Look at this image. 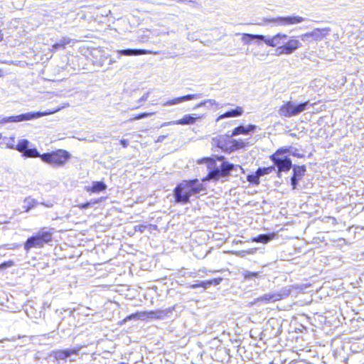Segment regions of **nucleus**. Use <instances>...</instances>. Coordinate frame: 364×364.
Instances as JSON below:
<instances>
[{
    "instance_id": "1",
    "label": "nucleus",
    "mask_w": 364,
    "mask_h": 364,
    "mask_svg": "<svg viewBox=\"0 0 364 364\" xmlns=\"http://www.w3.org/2000/svg\"><path fill=\"white\" fill-rule=\"evenodd\" d=\"M198 164H207L208 169V176L203 181H218L222 177H226L232 171L242 170L240 165H235L228 161H223L220 165H218L215 160L213 158H203L198 160Z\"/></svg>"
},
{
    "instance_id": "2",
    "label": "nucleus",
    "mask_w": 364,
    "mask_h": 364,
    "mask_svg": "<svg viewBox=\"0 0 364 364\" xmlns=\"http://www.w3.org/2000/svg\"><path fill=\"white\" fill-rule=\"evenodd\" d=\"M205 190L203 183L198 179L184 180L178 184L173 190V196L177 203H189L192 196L199 194Z\"/></svg>"
},
{
    "instance_id": "3",
    "label": "nucleus",
    "mask_w": 364,
    "mask_h": 364,
    "mask_svg": "<svg viewBox=\"0 0 364 364\" xmlns=\"http://www.w3.org/2000/svg\"><path fill=\"white\" fill-rule=\"evenodd\" d=\"M53 229L44 228L31 237L24 243V250L28 252L32 248H42L53 240Z\"/></svg>"
},
{
    "instance_id": "4",
    "label": "nucleus",
    "mask_w": 364,
    "mask_h": 364,
    "mask_svg": "<svg viewBox=\"0 0 364 364\" xmlns=\"http://www.w3.org/2000/svg\"><path fill=\"white\" fill-rule=\"evenodd\" d=\"M309 104V101L299 104L294 101L284 102V104L279 107L278 113L281 117L290 118L306 110Z\"/></svg>"
},
{
    "instance_id": "5",
    "label": "nucleus",
    "mask_w": 364,
    "mask_h": 364,
    "mask_svg": "<svg viewBox=\"0 0 364 364\" xmlns=\"http://www.w3.org/2000/svg\"><path fill=\"white\" fill-rule=\"evenodd\" d=\"M70 157V154L64 149H58L55 151L45 153L41 156L43 162L53 166H63Z\"/></svg>"
},
{
    "instance_id": "6",
    "label": "nucleus",
    "mask_w": 364,
    "mask_h": 364,
    "mask_svg": "<svg viewBox=\"0 0 364 364\" xmlns=\"http://www.w3.org/2000/svg\"><path fill=\"white\" fill-rule=\"evenodd\" d=\"M59 109L55 110H48L45 112H30L16 116L5 117L0 119V124L9 122H19L27 120H32L44 116H48L58 112Z\"/></svg>"
},
{
    "instance_id": "7",
    "label": "nucleus",
    "mask_w": 364,
    "mask_h": 364,
    "mask_svg": "<svg viewBox=\"0 0 364 364\" xmlns=\"http://www.w3.org/2000/svg\"><path fill=\"white\" fill-rule=\"evenodd\" d=\"M270 160L273 162L275 166L277 176L281 177L282 172H287L292 167V161L291 159L287 156H282L281 157H277V156H270Z\"/></svg>"
},
{
    "instance_id": "8",
    "label": "nucleus",
    "mask_w": 364,
    "mask_h": 364,
    "mask_svg": "<svg viewBox=\"0 0 364 364\" xmlns=\"http://www.w3.org/2000/svg\"><path fill=\"white\" fill-rule=\"evenodd\" d=\"M305 18L299 16H278L276 18H265V23H272L278 26H289L304 22Z\"/></svg>"
},
{
    "instance_id": "9",
    "label": "nucleus",
    "mask_w": 364,
    "mask_h": 364,
    "mask_svg": "<svg viewBox=\"0 0 364 364\" xmlns=\"http://www.w3.org/2000/svg\"><path fill=\"white\" fill-rule=\"evenodd\" d=\"M329 31V28H315L311 32L301 34V36H299V38L303 42L309 44L316 41H320L323 40Z\"/></svg>"
},
{
    "instance_id": "10",
    "label": "nucleus",
    "mask_w": 364,
    "mask_h": 364,
    "mask_svg": "<svg viewBox=\"0 0 364 364\" xmlns=\"http://www.w3.org/2000/svg\"><path fill=\"white\" fill-rule=\"evenodd\" d=\"M29 145L30 141L28 139H21L16 145V150L22 153L23 156L26 158H41L42 154H41L36 148H30Z\"/></svg>"
},
{
    "instance_id": "11",
    "label": "nucleus",
    "mask_w": 364,
    "mask_h": 364,
    "mask_svg": "<svg viewBox=\"0 0 364 364\" xmlns=\"http://www.w3.org/2000/svg\"><path fill=\"white\" fill-rule=\"evenodd\" d=\"M301 46V43L296 39L291 38L281 46H278L276 49L277 55H289L293 53L296 49Z\"/></svg>"
},
{
    "instance_id": "12",
    "label": "nucleus",
    "mask_w": 364,
    "mask_h": 364,
    "mask_svg": "<svg viewBox=\"0 0 364 364\" xmlns=\"http://www.w3.org/2000/svg\"><path fill=\"white\" fill-rule=\"evenodd\" d=\"M293 168V175L291 177V185L292 186V189H297L298 183L305 174L306 171V166L304 165L297 166L294 165L292 167Z\"/></svg>"
},
{
    "instance_id": "13",
    "label": "nucleus",
    "mask_w": 364,
    "mask_h": 364,
    "mask_svg": "<svg viewBox=\"0 0 364 364\" xmlns=\"http://www.w3.org/2000/svg\"><path fill=\"white\" fill-rule=\"evenodd\" d=\"M288 38V36L284 33H279L272 37L264 36L262 41L268 46L276 47L281 44H284L285 41Z\"/></svg>"
},
{
    "instance_id": "14",
    "label": "nucleus",
    "mask_w": 364,
    "mask_h": 364,
    "mask_svg": "<svg viewBox=\"0 0 364 364\" xmlns=\"http://www.w3.org/2000/svg\"><path fill=\"white\" fill-rule=\"evenodd\" d=\"M196 114H186L183 118L178 120H174L171 122H164L161 124V127L173 125V124H179V125H190L193 124L196 122V119L198 117H195Z\"/></svg>"
},
{
    "instance_id": "15",
    "label": "nucleus",
    "mask_w": 364,
    "mask_h": 364,
    "mask_svg": "<svg viewBox=\"0 0 364 364\" xmlns=\"http://www.w3.org/2000/svg\"><path fill=\"white\" fill-rule=\"evenodd\" d=\"M80 348L73 349L57 350H53L50 356H53L56 360H65L71 355H77L80 351Z\"/></svg>"
},
{
    "instance_id": "16",
    "label": "nucleus",
    "mask_w": 364,
    "mask_h": 364,
    "mask_svg": "<svg viewBox=\"0 0 364 364\" xmlns=\"http://www.w3.org/2000/svg\"><path fill=\"white\" fill-rule=\"evenodd\" d=\"M201 97H202V94H200V93L190 94V95H186L184 96L178 97L168 100V101L164 102L162 105L164 106H171V105L180 104L185 101L198 99V98H200Z\"/></svg>"
},
{
    "instance_id": "17",
    "label": "nucleus",
    "mask_w": 364,
    "mask_h": 364,
    "mask_svg": "<svg viewBox=\"0 0 364 364\" xmlns=\"http://www.w3.org/2000/svg\"><path fill=\"white\" fill-rule=\"evenodd\" d=\"M283 299V294L278 292L265 294L257 299V302L271 303Z\"/></svg>"
},
{
    "instance_id": "18",
    "label": "nucleus",
    "mask_w": 364,
    "mask_h": 364,
    "mask_svg": "<svg viewBox=\"0 0 364 364\" xmlns=\"http://www.w3.org/2000/svg\"><path fill=\"white\" fill-rule=\"evenodd\" d=\"M117 52L119 55H126V56L141 55L151 53V51H150L149 50L132 49V48L118 50Z\"/></svg>"
},
{
    "instance_id": "19",
    "label": "nucleus",
    "mask_w": 364,
    "mask_h": 364,
    "mask_svg": "<svg viewBox=\"0 0 364 364\" xmlns=\"http://www.w3.org/2000/svg\"><path fill=\"white\" fill-rule=\"evenodd\" d=\"M256 129L257 126L254 124H249L247 127L240 125L233 129L231 136L239 134H248L250 132H254Z\"/></svg>"
},
{
    "instance_id": "20",
    "label": "nucleus",
    "mask_w": 364,
    "mask_h": 364,
    "mask_svg": "<svg viewBox=\"0 0 364 364\" xmlns=\"http://www.w3.org/2000/svg\"><path fill=\"white\" fill-rule=\"evenodd\" d=\"M243 113V109L242 107H237V108L234 109H231L230 111H228L226 112H225L224 114L220 115L218 119H217V121H219L220 119H223L224 118H228V117H239V116H241Z\"/></svg>"
},
{
    "instance_id": "21",
    "label": "nucleus",
    "mask_w": 364,
    "mask_h": 364,
    "mask_svg": "<svg viewBox=\"0 0 364 364\" xmlns=\"http://www.w3.org/2000/svg\"><path fill=\"white\" fill-rule=\"evenodd\" d=\"M107 185L102 181H95L92 183V186H86L85 189L87 192L99 193L106 190Z\"/></svg>"
},
{
    "instance_id": "22",
    "label": "nucleus",
    "mask_w": 364,
    "mask_h": 364,
    "mask_svg": "<svg viewBox=\"0 0 364 364\" xmlns=\"http://www.w3.org/2000/svg\"><path fill=\"white\" fill-rule=\"evenodd\" d=\"M15 136L6 137L3 136V139L0 142L1 147L16 150V145L14 144Z\"/></svg>"
},
{
    "instance_id": "23",
    "label": "nucleus",
    "mask_w": 364,
    "mask_h": 364,
    "mask_svg": "<svg viewBox=\"0 0 364 364\" xmlns=\"http://www.w3.org/2000/svg\"><path fill=\"white\" fill-rule=\"evenodd\" d=\"M262 38H264V35L242 33L241 40L244 44L249 45L255 39L262 41Z\"/></svg>"
},
{
    "instance_id": "24",
    "label": "nucleus",
    "mask_w": 364,
    "mask_h": 364,
    "mask_svg": "<svg viewBox=\"0 0 364 364\" xmlns=\"http://www.w3.org/2000/svg\"><path fill=\"white\" fill-rule=\"evenodd\" d=\"M70 43V39L68 37H63L58 42L52 46L51 50L56 52L60 50L65 49V46Z\"/></svg>"
},
{
    "instance_id": "25",
    "label": "nucleus",
    "mask_w": 364,
    "mask_h": 364,
    "mask_svg": "<svg viewBox=\"0 0 364 364\" xmlns=\"http://www.w3.org/2000/svg\"><path fill=\"white\" fill-rule=\"evenodd\" d=\"M272 238L273 235H259L257 237L252 238V241L257 242L267 243L269 241L272 240Z\"/></svg>"
},
{
    "instance_id": "26",
    "label": "nucleus",
    "mask_w": 364,
    "mask_h": 364,
    "mask_svg": "<svg viewBox=\"0 0 364 364\" xmlns=\"http://www.w3.org/2000/svg\"><path fill=\"white\" fill-rule=\"evenodd\" d=\"M257 171L258 172L259 176L262 177L264 175L270 174L273 171H276V168L275 166L273 165L269 167L259 168H257Z\"/></svg>"
},
{
    "instance_id": "27",
    "label": "nucleus",
    "mask_w": 364,
    "mask_h": 364,
    "mask_svg": "<svg viewBox=\"0 0 364 364\" xmlns=\"http://www.w3.org/2000/svg\"><path fill=\"white\" fill-rule=\"evenodd\" d=\"M259 178L260 176H259L258 172L256 171L255 173L247 175V180L252 184L259 185Z\"/></svg>"
},
{
    "instance_id": "28",
    "label": "nucleus",
    "mask_w": 364,
    "mask_h": 364,
    "mask_svg": "<svg viewBox=\"0 0 364 364\" xmlns=\"http://www.w3.org/2000/svg\"><path fill=\"white\" fill-rule=\"evenodd\" d=\"M24 203L26 204V206H23V208H25V211L28 212L32 208L35 206L36 202L34 199L27 198L24 200Z\"/></svg>"
},
{
    "instance_id": "29",
    "label": "nucleus",
    "mask_w": 364,
    "mask_h": 364,
    "mask_svg": "<svg viewBox=\"0 0 364 364\" xmlns=\"http://www.w3.org/2000/svg\"><path fill=\"white\" fill-rule=\"evenodd\" d=\"M291 147H282L278 149L271 156H277V157H281L282 156H285V154L290 152Z\"/></svg>"
},
{
    "instance_id": "30",
    "label": "nucleus",
    "mask_w": 364,
    "mask_h": 364,
    "mask_svg": "<svg viewBox=\"0 0 364 364\" xmlns=\"http://www.w3.org/2000/svg\"><path fill=\"white\" fill-rule=\"evenodd\" d=\"M152 114H154V112H143L129 119V122H132L134 120H139L143 118H146L147 117L151 116Z\"/></svg>"
},
{
    "instance_id": "31",
    "label": "nucleus",
    "mask_w": 364,
    "mask_h": 364,
    "mask_svg": "<svg viewBox=\"0 0 364 364\" xmlns=\"http://www.w3.org/2000/svg\"><path fill=\"white\" fill-rule=\"evenodd\" d=\"M245 279H252L259 276V272H252L250 271H245L242 273Z\"/></svg>"
},
{
    "instance_id": "32",
    "label": "nucleus",
    "mask_w": 364,
    "mask_h": 364,
    "mask_svg": "<svg viewBox=\"0 0 364 364\" xmlns=\"http://www.w3.org/2000/svg\"><path fill=\"white\" fill-rule=\"evenodd\" d=\"M222 280H223V278L219 277V278H215V279H213L205 281V284H206L207 288H208L211 285L216 286V285L220 284V282H222Z\"/></svg>"
},
{
    "instance_id": "33",
    "label": "nucleus",
    "mask_w": 364,
    "mask_h": 364,
    "mask_svg": "<svg viewBox=\"0 0 364 364\" xmlns=\"http://www.w3.org/2000/svg\"><path fill=\"white\" fill-rule=\"evenodd\" d=\"M13 266H14V262L12 260H9L0 264V269H5Z\"/></svg>"
},
{
    "instance_id": "34",
    "label": "nucleus",
    "mask_w": 364,
    "mask_h": 364,
    "mask_svg": "<svg viewBox=\"0 0 364 364\" xmlns=\"http://www.w3.org/2000/svg\"><path fill=\"white\" fill-rule=\"evenodd\" d=\"M190 287L192 289H197L198 287H203L204 289H207L205 281L197 282L196 284H193L191 285Z\"/></svg>"
},
{
    "instance_id": "35",
    "label": "nucleus",
    "mask_w": 364,
    "mask_h": 364,
    "mask_svg": "<svg viewBox=\"0 0 364 364\" xmlns=\"http://www.w3.org/2000/svg\"><path fill=\"white\" fill-rule=\"evenodd\" d=\"M233 146L235 149H240L245 147V142L242 140L237 141L235 139L232 140Z\"/></svg>"
},
{
    "instance_id": "36",
    "label": "nucleus",
    "mask_w": 364,
    "mask_h": 364,
    "mask_svg": "<svg viewBox=\"0 0 364 364\" xmlns=\"http://www.w3.org/2000/svg\"><path fill=\"white\" fill-rule=\"evenodd\" d=\"M233 255H235L237 257H245L247 255L246 250H241V251H235L232 252Z\"/></svg>"
},
{
    "instance_id": "37",
    "label": "nucleus",
    "mask_w": 364,
    "mask_h": 364,
    "mask_svg": "<svg viewBox=\"0 0 364 364\" xmlns=\"http://www.w3.org/2000/svg\"><path fill=\"white\" fill-rule=\"evenodd\" d=\"M205 102L207 103V107H212L213 105H217V102L215 100H213V99L206 100Z\"/></svg>"
},
{
    "instance_id": "38",
    "label": "nucleus",
    "mask_w": 364,
    "mask_h": 364,
    "mask_svg": "<svg viewBox=\"0 0 364 364\" xmlns=\"http://www.w3.org/2000/svg\"><path fill=\"white\" fill-rule=\"evenodd\" d=\"M146 228V225H136L135 226L134 230L136 231H139V232H143L145 230Z\"/></svg>"
},
{
    "instance_id": "39",
    "label": "nucleus",
    "mask_w": 364,
    "mask_h": 364,
    "mask_svg": "<svg viewBox=\"0 0 364 364\" xmlns=\"http://www.w3.org/2000/svg\"><path fill=\"white\" fill-rule=\"evenodd\" d=\"M91 204H92L91 202H87V203H82L80 205V208L81 209H87V208H90L91 206Z\"/></svg>"
},
{
    "instance_id": "40",
    "label": "nucleus",
    "mask_w": 364,
    "mask_h": 364,
    "mask_svg": "<svg viewBox=\"0 0 364 364\" xmlns=\"http://www.w3.org/2000/svg\"><path fill=\"white\" fill-rule=\"evenodd\" d=\"M120 144H122V146L124 147V148H126L129 145V141L127 139H121L120 140Z\"/></svg>"
},
{
    "instance_id": "41",
    "label": "nucleus",
    "mask_w": 364,
    "mask_h": 364,
    "mask_svg": "<svg viewBox=\"0 0 364 364\" xmlns=\"http://www.w3.org/2000/svg\"><path fill=\"white\" fill-rule=\"evenodd\" d=\"M148 97H149V92H147L146 94H145L144 95H143L139 100V102H146L148 99Z\"/></svg>"
},
{
    "instance_id": "42",
    "label": "nucleus",
    "mask_w": 364,
    "mask_h": 364,
    "mask_svg": "<svg viewBox=\"0 0 364 364\" xmlns=\"http://www.w3.org/2000/svg\"><path fill=\"white\" fill-rule=\"evenodd\" d=\"M257 248L249 249V250H246L247 255H254L257 252Z\"/></svg>"
},
{
    "instance_id": "43",
    "label": "nucleus",
    "mask_w": 364,
    "mask_h": 364,
    "mask_svg": "<svg viewBox=\"0 0 364 364\" xmlns=\"http://www.w3.org/2000/svg\"><path fill=\"white\" fill-rule=\"evenodd\" d=\"M203 106H207V103L205 102V100L198 103V105H196L194 107V109H197V108H199V107H203Z\"/></svg>"
},
{
    "instance_id": "44",
    "label": "nucleus",
    "mask_w": 364,
    "mask_h": 364,
    "mask_svg": "<svg viewBox=\"0 0 364 364\" xmlns=\"http://www.w3.org/2000/svg\"><path fill=\"white\" fill-rule=\"evenodd\" d=\"M166 137V135H161L158 137L156 142H162Z\"/></svg>"
},
{
    "instance_id": "45",
    "label": "nucleus",
    "mask_w": 364,
    "mask_h": 364,
    "mask_svg": "<svg viewBox=\"0 0 364 364\" xmlns=\"http://www.w3.org/2000/svg\"><path fill=\"white\" fill-rule=\"evenodd\" d=\"M135 317H136V316H135L134 314H132V315L128 316L124 319V321H128V320H131V319H132L133 318H135Z\"/></svg>"
},
{
    "instance_id": "46",
    "label": "nucleus",
    "mask_w": 364,
    "mask_h": 364,
    "mask_svg": "<svg viewBox=\"0 0 364 364\" xmlns=\"http://www.w3.org/2000/svg\"><path fill=\"white\" fill-rule=\"evenodd\" d=\"M188 4H191L193 5H198V4L196 1H192V0L188 1Z\"/></svg>"
},
{
    "instance_id": "47",
    "label": "nucleus",
    "mask_w": 364,
    "mask_h": 364,
    "mask_svg": "<svg viewBox=\"0 0 364 364\" xmlns=\"http://www.w3.org/2000/svg\"><path fill=\"white\" fill-rule=\"evenodd\" d=\"M218 160L219 161H223L225 159V157L223 156H218Z\"/></svg>"
},
{
    "instance_id": "48",
    "label": "nucleus",
    "mask_w": 364,
    "mask_h": 364,
    "mask_svg": "<svg viewBox=\"0 0 364 364\" xmlns=\"http://www.w3.org/2000/svg\"><path fill=\"white\" fill-rule=\"evenodd\" d=\"M3 38H4V35L1 33V31H0V41H1L3 40Z\"/></svg>"
},
{
    "instance_id": "49",
    "label": "nucleus",
    "mask_w": 364,
    "mask_h": 364,
    "mask_svg": "<svg viewBox=\"0 0 364 364\" xmlns=\"http://www.w3.org/2000/svg\"><path fill=\"white\" fill-rule=\"evenodd\" d=\"M236 243H237V244H238V243H242V241H241V240H238V241H237V242H236Z\"/></svg>"
},
{
    "instance_id": "50",
    "label": "nucleus",
    "mask_w": 364,
    "mask_h": 364,
    "mask_svg": "<svg viewBox=\"0 0 364 364\" xmlns=\"http://www.w3.org/2000/svg\"><path fill=\"white\" fill-rule=\"evenodd\" d=\"M296 156L300 157V155H299L298 154H296Z\"/></svg>"
},
{
    "instance_id": "51",
    "label": "nucleus",
    "mask_w": 364,
    "mask_h": 364,
    "mask_svg": "<svg viewBox=\"0 0 364 364\" xmlns=\"http://www.w3.org/2000/svg\"><path fill=\"white\" fill-rule=\"evenodd\" d=\"M296 156L300 157V155H299L298 154H296Z\"/></svg>"
},
{
    "instance_id": "52",
    "label": "nucleus",
    "mask_w": 364,
    "mask_h": 364,
    "mask_svg": "<svg viewBox=\"0 0 364 364\" xmlns=\"http://www.w3.org/2000/svg\"><path fill=\"white\" fill-rule=\"evenodd\" d=\"M296 156L300 157V155H299L298 154H296Z\"/></svg>"
},
{
    "instance_id": "53",
    "label": "nucleus",
    "mask_w": 364,
    "mask_h": 364,
    "mask_svg": "<svg viewBox=\"0 0 364 364\" xmlns=\"http://www.w3.org/2000/svg\"><path fill=\"white\" fill-rule=\"evenodd\" d=\"M285 296H288L289 295V293H285L284 294Z\"/></svg>"
}]
</instances>
